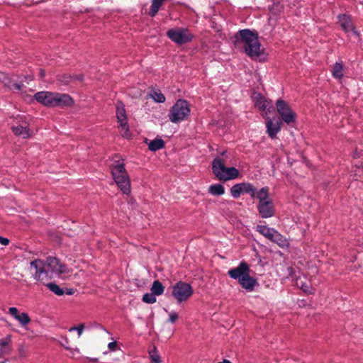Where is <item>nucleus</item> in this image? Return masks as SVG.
<instances>
[{
	"instance_id": "nucleus-15",
	"label": "nucleus",
	"mask_w": 363,
	"mask_h": 363,
	"mask_svg": "<svg viewBox=\"0 0 363 363\" xmlns=\"http://www.w3.org/2000/svg\"><path fill=\"white\" fill-rule=\"evenodd\" d=\"M11 129L15 135L25 139L30 138L33 134V131L28 128V123L26 121H22L20 124L14 125Z\"/></svg>"
},
{
	"instance_id": "nucleus-26",
	"label": "nucleus",
	"mask_w": 363,
	"mask_h": 363,
	"mask_svg": "<svg viewBox=\"0 0 363 363\" xmlns=\"http://www.w3.org/2000/svg\"><path fill=\"white\" fill-rule=\"evenodd\" d=\"M164 286L160 281L156 280L153 282L151 287V291L154 295L160 296L164 293Z\"/></svg>"
},
{
	"instance_id": "nucleus-31",
	"label": "nucleus",
	"mask_w": 363,
	"mask_h": 363,
	"mask_svg": "<svg viewBox=\"0 0 363 363\" xmlns=\"http://www.w3.org/2000/svg\"><path fill=\"white\" fill-rule=\"evenodd\" d=\"M46 286L54 294H55L57 296H62L65 292L62 289H61L57 284L55 283H48L46 284Z\"/></svg>"
},
{
	"instance_id": "nucleus-17",
	"label": "nucleus",
	"mask_w": 363,
	"mask_h": 363,
	"mask_svg": "<svg viewBox=\"0 0 363 363\" xmlns=\"http://www.w3.org/2000/svg\"><path fill=\"white\" fill-rule=\"evenodd\" d=\"M256 106L262 111L267 110L271 112L274 109V106L271 100H267L263 97H259L257 102Z\"/></svg>"
},
{
	"instance_id": "nucleus-1",
	"label": "nucleus",
	"mask_w": 363,
	"mask_h": 363,
	"mask_svg": "<svg viewBox=\"0 0 363 363\" xmlns=\"http://www.w3.org/2000/svg\"><path fill=\"white\" fill-rule=\"evenodd\" d=\"M232 40L236 48L243 49L250 57H257L261 54L257 35L248 29L240 30Z\"/></svg>"
},
{
	"instance_id": "nucleus-39",
	"label": "nucleus",
	"mask_w": 363,
	"mask_h": 363,
	"mask_svg": "<svg viewBox=\"0 0 363 363\" xmlns=\"http://www.w3.org/2000/svg\"><path fill=\"white\" fill-rule=\"evenodd\" d=\"M177 319H178V315L177 313H175V312L170 313L169 318V321L170 323H174L177 321Z\"/></svg>"
},
{
	"instance_id": "nucleus-45",
	"label": "nucleus",
	"mask_w": 363,
	"mask_h": 363,
	"mask_svg": "<svg viewBox=\"0 0 363 363\" xmlns=\"http://www.w3.org/2000/svg\"><path fill=\"white\" fill-rule=\"evenodd\" d=\"M40 75L41 77H43L45 76V72L43 70H40Z\"/></svg>"
},
{
	"instance_id": "nucleus-3",
	"label": "nucleus",
	"mask_w": 363,
	"mask_h": 363,
	"mask_svg": "<svg viewBox=\"0 0 363 363\" xmlns=\"http://www.w3.org/2000/svg\"><path fill=\"white\" fill-rule=\"evenodd\" d=\"M212 172L220 181H228L238 178L239 171L235 167H226L225 160L216 157L212 162Z\"/></svg>"
},
{
	"instance_id": "nucleus-36",
	"label": "nucleus",
	"mask_w": 363,
	"mask_h": 363,
	"mask_svg": "<svg viewBox=\"0 0 363 363\" xmlns=\"http://www.w3.org/2000/svg\"><path fill=\"white\" fill-rule=\"evenodd\" d=\"M84 324L81 323L78 326H74V327L70 328L69 330L70 332L77 330V333H78V336L79 337L82 335V334L84 331Z\"/></svg>"
},
{
	"instance_id": "nucleus-5",
	"label": "nucleus",
	"mask_w": 363,
	"mask_h": 363,
	"mask_svg": "<svg viewBox=\"0 0 363 363\" xmlns=\"http://www.w3.org/2000/svg\"><path fill=\"white\" fill-rule=\"evenodd\" d=\"M189 113L188 102L186 100L179 99L172 107L168 116L172 123H177L186 119Z\"/></svg>"
},
{
	"instance_id": "nucleus-20",
	"label": "nucleus",
	"mask_w": 363,
	"mask_h": 363,
	"mask_svg": "<svg viewBox=\"0 0 363 363\" xmlns=\"http://www.w3.org/2000/svg\"><path fill=\"white\" fill-rule=\"evenodd\" d=\"M269 187L264 186L256 191L255 198L259 199V203L272 201L269 198Z\"/></svg>"
},
{
	"instance_id": "nucleus-12",
	"label": "nucleus",
	"mask_w": 363,
	"mask_h": 363,
	"mask_svg": "<svg viewBox=\"0 0 363 363\" xmlns=\"http://www.w3.org/2000/svg\"><path fill=\"white\" fill-rule=\"evenodd\" d=\"M338 23L340 24L342 29L345 33L352 32L354 35L358 36L359 33L355 29V27L352 21V18L350 16L347 14H341L338 16Z\"/></svg>"
},
{
	"instance_id": "nucleus-32",
	"label": "nucleus",
	"mask_w": 363,
	"mask_h": 363,
	"mask_svg": "<svg viewBox=\"0 0 363 363\" xmlns=\"http://www.w3.org/2000/svg\"><path fill=\"white\" fill-rule=\"evenodd\" d=\"M119 128H120V133L123 137H124L125 138H130L131 133L130 132V130H129V128L128 125V122L127 123L124 122L123 123H121L119 125Z\"/></svg>"
},
{
	"instance_id": "nucleus-41",
	"label": "nucleus",
	"mask_w": 363,
	"mask_h": 363,
	"mask_svg": "<svg viewBox=\"0 0 363 363\" xmlns=\"http://www.w3.org/2000/svg\"><path fill=\"white\" fill-rule=\"evenodd\" d=\"M301 287L302 290L304 292L308 293V294H311L312 293L311 291L310 287L308 285H306V284H301Z\"/></svg>"
},
{
	"instance_id": "nucleus-24",
	"label": "nucleus",
	"mask_w": 363,
	"mask_h": 363,
	"mask_svg": "<svg viewBox=\"0 0 363 363\" xmlns=\"http://www.w3.org/2000/svg\"><path fill=\"white\" fill-rule=\"evenodd\" d=\"M208 193L214 196H221L225 194V188L220 184H212L208 187Z\"/></svg>"
},
{
	"instance_id": "nucleus-22",
	"label": "nucleus",
	"mask_w": 363,
	"mask_h": 363,
	"mask_svg": "<svg viewBox=\"0 0 363 363\" xmlns=\"http://www.w3.org/2000/svg\"><path fill=\"white\" fill-rule=\"evenodd\" d=\"M3 83L6 86H7L10 89H15L20 91L22 89L23 86V84L21 82H15L12 81L11 79L6 77H4Z\"/></svg>"
},
{
	"instance_id": "nucleus-29",
	"label": "nucleus",
	"mask_w": 363,
	"mask_h": 363,
	"mask_svg": "<svg viewBox=\"0 0 363 363\" xmlns=\"http://www.w3.org/2000/svg\"><path fill=\"white\" fill-rule=\"evenodd\" d=\"M257 188L249 182H244L243 193L249 194L252 199L255 198Z\"/></svg>"
},
{
	"instance_id": "nucleus-4",
	"label": "nucleus",
	"mask_w": 363,
	"mask_h": 363,
	"mask_svg": "<svg viewBox=\"0 0 363 363\" xmlns=\"http://www.w3.org/2000/svg\"><path fill=\"white\" fill-rule=\"evenodd\" d=\"M111 173L116 184L123 193L129 194L130 192V182L124 164H118L112 166Z\"/></svg>"
},
{
	"instance_id": "nucleus-13",
	"label": "nucleus",
	"mask_w": 363,
	"mask_h": 363,
	"mask_svg": "<svg viewBox=\"0 0 363 363\" xmlns=\"http://www.w3.org/2000/svg\"><path fill=\"white\" fill-rule=\"evenodd\" d=\"M257 210L262 218H271L275 214V209L272 201L258 203Z\"/></svg>"
},
{
	"instance_id": "nucleus-18",
	"label": "nucleus",
	"mask_w": 363,
	"mask_h": 363,
	"mask_svg": "<svg viewBox=\"0 0 363 363\" xmlns=\"http://www.w3.org/2000/svg\"><path fill=\"white\" fill-rule=\"evenodd\" d=\"M256 229L257 232H259L261 235L264 236L270 241L272 240L273 235L276 232L275 229L262 225H257Z\"/></svg>"
},
{
	"instance_id": "nucleus-6",
	"label": "nucleus",
	"mask_w": 363,
	"mask_h": 363,
	"mask_svg": "<svg viewBox=\"0 0 363 363\" xmlns=\"http://www.w3.org/2000/svg\"><path fill=\"white\" fill-rule=\"evenodd\" d=\"M167 36L174 43L178 45H184L191 42L194 35L188 28H175L167 31Z\"/></svg>"
},
{
	"instance_id": "nucleus-19",
	"label": "nucleus",
	"mask_w": 363,
	"mask_h": 363,
	"mask_svg": "<svg viewBox=\"0 0 363 363\" xmlns=\"http://www.w3.org/2000/svg\"><path fill=\"white\" fill-rule=\"evenodd\" d=\"M116 117L120 124L128 122L124 105L121 101L118 102L116 105Z\"/></svg>"
},
{
	"instance_id": "nucleus-9",
	"label": "nucleus",
	"mask_w": 363,
	"mask_h": 363,
	"mask_svg": "<svg viewBox=\"0 0 363 363\" xmlns=\"http://www.w3.org/2000/svg\"><path fill=\"white\" fill-rule=\"evenodd\" d=\"M276 106L281 119L287 124L293 123L296 120V113L291 111L289 105L282 99H278Z\"/></svg>"
},
{
	"instance_id": "nucleus-25",
	"label": "nucleus",
	"mask_w": 363,
	"mask_h": 363,
	"mask_svg": "<svg viewBox=\"0 0 363 363\" xmlns=\"http://www.w3.org/2000/svg\"><path fill=\"white\" fill-rule=\"evenodd\" d=\"M273 242L277 243L279 246L284 247L287 245L286 239L281 235L277 230L274 233L273 238L271 240Z\"/></svg>"
},
{
	"instance_id": "nucleus-10",
	"label": "nucleus",
	"mask_w": 363,
	"mask_h": 363,
	"mask_svg": "<svg viewBox=\"0 0 363 363\" xmlns=\"http://www.w3.org/2000/svg\"><path fill=\"white\" fill-rule=\"evenodd\" d=\"M46 269L48 272V276L50 273L61 274L66 272L67 267L63 264L60 260L55 257H48L45 261Z\"/></svg>"
},
{
	"instance_id": "nucleus-40",
	"label": "nucleus",
	"mask_w": 363,
	"mask_h": 363,
	"mask_svg": "<svg viewBox=\"0 0 363 363\" xmlns=\"http://www.w3.org/2000/svg\"><path fill=\"white\" fill-rule=\"evenodd\" d=\"M116 347H117L116 342H109L108 345V347L111 351H114L116 350Z\"/></svg>"
},
{
	"instance_id": "nucleus-44",
	"label": "nucleus",
	"mask_w": 363,
	"mask_h": 363,
	"mask_svg": "<svg viewBox=\"0 0 363 363\" xmlns=\"http://www.w3.org/2000/svg\"><path fill=\"white\" fill-rule=\"evenodd\" d=\"M67 294H68V295H72V294H73V290H72V289H69V290L67 291Z\"/></svg>"
},
{
	"instance_id": "nucleus-35",
	"label": "nucleus",
	"mask_w": 363,
	"mask_h": 363,
	"mask_svg": "<svg viewBox=\"0 0 363 363\" xmlns=\"http://www.w3.org/2000/svg\"><path fill=\"white\" fill-rule=\"evenodd\" d=\"M142 300L147 303H154L156 302V297L152 293H146L143 295Z\"/></svg>"
},
{
	"instance_id": "nucleus-30",
	"label": "nucleus",
	"mask_w": 363,
	"mask_h": 363,
	"mask_svg": "<svg viewBox=\"0 0 363 363\" xmlns=\"http://www.w3.org/2000/svg\"><path fill=\"white\" fill-rule=\"evenodd\" d=\"M150 95L157 103H164L165 101V96L160 90H152Z\"/></svg>"
},
{
	"instance_id": "nucleus-11",
	"label": "nucleus",
	"mask_w": 363,
	"mask_h": 363,
	"mask_svg": "<svg viewBox=\"0 0 363 363\" xmlns=\"http://www.w3.org/2000/svg\"><path fill=\"white\" fill-rule=\"evenodd\" d=\"M250 272V268L249 264L245 262H241L238 267L229 269L228 274L230 278L237 279L239 281Z\"/></svg>"
},
{
	"instance_id": "nucleus-2",
	"label": "nucleus",
	"mask_w": 363,
	"mask_h": 363,
	"mask_svg": "<svg viewBox=\"0 0 363 363\" xmlns=\"http://www.w3.org/2000/svg\"><path fill=\"white\" fill-rule=\"evenodd\" d=\"M34 99L39 103L50 107H67L73 104L72 99L66 94L48 91H39L34 95Z\"/></svg>"
},
{
	"instance_id": "nucleus-21",
	"label": "nucleus",
	"mask_w": 363,
	"mask_h": 363,
	"mask_svg": "<svg viewBox=\"0 0 363 363\" xmlns=\"http://www.w3.org/2000/svg\"><path fill=\"white\" fill-rule=\"evenodd\" d=\"M164 147V142L162 138H156L151 140L148 145V148L152 152L157 151Z\"/></svg>"
},
{
	"instance_id": "nucleus-42",
	"label": "nucleus",
	"mask_w": 363,
	"mask_h": 363,
	"mask_svg": "<svg viewBox=\"0 0 363 363\" xmlns=\"http://www.w3.org/2000/svg\"><path fill=\"white\" fill-rule=\"evenodd\" d=\"M9 242V239L0 236V243L4 245H7Z\"/></svg>"
},
{
	"instance_id": "nucleus-28",
	"label": "nucleus",
	"mask_w": 363,
	"mask_h": 363,
	"mask_svg": "<svg viewBox=\"0 0 363 363\" xmlns=\"http://www.w3.org/2000/svg\"><path fill=\"white\" fill-rule=\"evenodd\" d=\"M148 352H149L150 358L152 363H161L162 362L160 356L158 354L157 347L155 345H152L149 349Z\"/></svg>"
},
{
	"instance_id": "nucleus-46",
	"label": "nucleus",
	"mask_w": 363,
	"mask_h": 363,
	"mask_svg": "<svg viewBox=\"0 0 363 363\" xmlns=\"http://www.w3.org/2000/svg\"><path fill=\"white\" fill-rule=\"evenodd\" d=\"M218 363H231V362L229 360L224 359L223 362H218Z\"/></svg>"
},
{
	"instance_id": "nucleus-14",
	"label": "nucleus",
	"mask_w": 363,
	"mask_h": 363,
	"mask_svg": "<svg viewBox=\"0 0 363 363\" xmlns=\"http://www.w3.org/2000/svg\"><path fill=\"white\" fill-rule=\"evenodd\" d=\"M282 122L279 118L269 119L266 122L267 133L271 138H274L280 131Z\"/></svg>"
},
{
	"instance_id": "nucleus-27",
	"label": "nucleus",
	"mask_w": 363,
	"mask_h": 363,
	"mask_svg": "<svg viewBox=\"0 0 363 363\" xmlns=\"http://www.w3.org/2000/svg\"><path fill=\"white\" fill-rule=\"evenodd\" d=\"M244 182L233 185L230 189V194L234 199H238L243 193Z\"/></svg>"
},
{
	"instance_id": "nucleus-37",
	"label": "nucleus",
	"mask_w": 363,
	"mask_h": 363,
	"mask_svg": "<svg viewBox=\"0 0 363 363\" xmlns=\"http://www.w3.org/2000/svg\"><path fill=\"white\" fill-rule=\"evenodd\" d=\"M60 80L62 81L65 84H68L73 82V77L72 76L65 74L62 76V78Z\"/></svg>"
},
{
	"instance_id": "nucleus-38",
	"label": "nucleus",
	"mask_w": 363,
	"mask_h": 363,
	"mask_svg": "<svg viewBox=\"0 0 363 363\" xmlns=\"http://www.w3.org/2000/svg\"><path fill=\"white\" fill-rule=\"evenodd\" d=\"M9 313L13 316L15 318H16V317H18V314H19V311L18 310L17 308L16 307H11L9 308Z\"/></svg>"
},
{
	"instance_id": "nucleus-34",
	"label": "nucleus",
	"mask_w": 363,
	"mask_h": 363,
	"mask_svg": "<svg viewBox=\"0 0 363 363\" xmlns=\"http://www.w3.org/2000/svg\"><path fill=\"white\" fill-rule=\"evenodd\" d=\"M23 325H27L30 322V318L26 313H19L16 318Z\"/></svg>"
},
{
	"instance_id": "nucleus-23",
	"label": "nucleus",
	"mask_w": 363,
	"mask_h": 363,
	"mask_svg": "<svg viewBox=\"0 0 363 363\" xmlns=\"http://www.w3.org/2000/svg\"><path fill=\"white\" fill-rule=\"evenodd\" d=\"M332 75L335 79H342L344 76L343 65L342 62H336L332 69Z\"/></svg>"
},
{
	"instance_id": "nucleus-16",
	"label": "nucleus",
	"mask_w": 363,
	"mask_h": 363,
	"mask_svg": "<svg viewBox=\"0 0 363 363\" xmlns=\"http://www.w3.org/2000/svg\"><path fill=\"white\" fill-rule=\"evenodd\" d=\"M238 283L247 291H252L257 281L255 278L250 276V272L242 280L240 279Z\"/></svg>"
},
{
	"instance_id": "nucleus-8",
	"label": "nucleus",
	"mask_w": 363,
	"mask_h": 363,
	"mask_svg": "<svg viewBox=\"0 0 363 363\" xmlns=\"http://www.w3.org/2000/svg\"><path fill=\"white\" fill-rule=\"evenodd\" d=\"M30 272L33 277L38 281H42L49 277L45 262L39 259L30 262Z\"/></svg>"
},
{
	"instance_id": "nucleus-7",
	"label": "nucleus",
	"mask_w": 363,
	"mask_h": 363,
	"mask_svg": "<svg viewBox=\"0 0 363 363\" xmlns=\"http://www.w3.org/2000/svg\"><path fill=\"white\" fill-rule=\"evenodd\" d=\"M193 293L191 286L186 282L179 281L172 286V295L178 303L186 301Z\"/></svg>"
},
{
	"instance_id": "nucleus-43",
	"label": "nucleus",
	"mask_w": 363,
	"mask_h": 363,
	"mask_svg": "<svg viewBox=\"0 0 363 363\" xmlns=\"http://www.w3.org/2000/svg\"><path fill=\"white\" fill-rule=\"evenodd\" d=\"M73 81L78 80V81H82L84 76L83 75H78V76H72Z\"/></svg>"
},
{
	"instance_id": "nucleus-47",
	"label": "nucleus",
	"mask_w": 363,
	"mask_h": 363,
	"mask_svg": "<svg viewBox=\"0 0 363 363\" xmlns=\"http://www.w3.org/2000/svg\"><path fill=\"white\" fill-rule=\"evenodd\" d=\"M225 152H226L225 151H223V152L221 153V155H224L225 154Z\"/></svg>"
},
{
	"instance_id": "nucleus-33",
	"label": "nucleus",
	"mask_w": 363,
	"mask_h": 363,
	"mask_svg": "<svg viewBox=\"0 0 363 363\" xmlns=\"http://www.w3.org/2000/svg\"><path fill=\"white\" fill-rule=\"evenodd\" d=\"M11 341V335H8L5 338H2L0 340V346L3 351H10L11 350V348L9 347Z\"/></svg>"
},
{
	"instance_id": "nucleus-48",
	"label": "nucleus",
	"mask_w": 363,
	"mask_h": 363,
	"mask_svg": "<svg viewBox=\"0 0 363 363\" xmlns=\"http://www.w3.org/2000/svg\"><path fill=\"white\" fill-rule=\"evenodd\" d=\"M1 363H5L4 362H1Z\"/></svg>"
}]
</instances>
